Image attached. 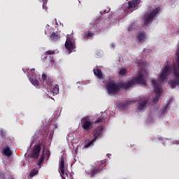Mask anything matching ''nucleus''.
Wrapping results in <instances>:
<instances>
[{
	"instance_id": "obj_4",
	"label": "nucleus",
	"mask_w": 179,
	"mask_h": 179,
	"mask_svg": "<svg viewBox=\"0 0 179 179\" xmlns=\"http://www.w3.org/2000/svg\"><path fill=\"white\" fill-rule=\"evenodd\" d=\"M83 122V128L85 131H89L90 129H92V128H94V123L92 122V120L88 117H83L82 119Z\"/></svg>"
},
{
	"instance_id": "obj_21",
	"label": "nucleus",
	"mask_w": 179,
	"mask_h": 179,
	"mask_svg": "<svg viewBox=\"0 0 179 179\" xmlns=\"http://www.w3.org/2000/svg\"><path fill=\"white\" fill-rule=\"evenodd\" d=\"M92 36H93V34H92L91 32H88L87 34L84 35V37L85 38H89V37H92Z\"/></svg>"
},
{
	"instance_id": "obj_9",
	"label": "nucleus",
	"mask_w": 179,
	"mask_h": 179,
	"mask_svg": "<svg viewBox=\"0 0 179 179\" xmlns=\"http://www.w3.org/2000/svg\"><path fill=\"white\" fill-rule=\"evenodd\" d=\"M41 150V147L40 145H35L31 153L32 157H34V159H37V157H38V155H40Z\"/></svg>"
},
{
	"instance_id": "obj_13",
	"label": "nucleus",
	"mask_w": 179,
	"mask_h": 179,
	"mask_svg": "<svg viewBox=\"0 0 179 179\" xmlns=\"http://www.w3.org/2000/svg\"><path fill=\"white\" fill-rule=\"evenodd\" d=\"M94 73L99 79L103 78V74L101 73V70H100L99 69L96 68V69H94Z\"/></svg>"
},
{
	"instance_id": "obj_18",
	"label": "nucleus",
	"mask_w": 179,
	"mask_h": 179,
	"mask_svg": "<svg viewBox=\"0 0 179 179\" xmlns=\"http://www.w3.org/2000/svg\"><path fill=\"white\" fill-rule=\"evenodd\" d=\"M94 142H96V138H94L92 141L85 144V148H90V146H93V143H94Z\"/></svg>"
},
{
	"instance_id": "obj_16",
	"label": "nucleus",
	"mask_w": 179,
	"mask_h": 179,
	"mask_svg": "<svg viewBox=\"0 0 179 179\" xmlns=\"http://www.w3.org/2000/svg\"><path fill=\"white\" fill-rule=\"evenodd\" d=\"M145 33H141V34H139L138 35V41H140V43H143V41H145Z\"/></svg>"
},
{
	"instance_id": "obj_12",
	"label": "nucleus",
	"mask_w": 179,
	"mask_h": 179,
	"mask_svg": "<svg viewBox=\"0 0 179 179\" xmlns=\"http://www.w3.org/2000/svg\"><path fill=\"white\" fill-rule=\"evenodd\" d=\"M3 155H5V156H12V151L10 150V148L9 147H5L3 150Z\"/></svg>"
},
{
	"instance_id": "obj_15",
	"label": "nucleus",
	"mask_w": 179,
	"mask_h": 179,
	"mask_svg": "<svg viewBox=\"0 0 179 179\" xmlns=\"http://www.w3.org/2000/svg\"><path fill=\"white\" fill-rule=\"evenodd\" d=\"M37 174H38V169H35L29 173V177L32 178V177H34V176H37Z\"/></svg>"
},
{
	"instance_id": "obj_22",
	"label": "nucleus",
	"mask_w": 179,
	"mask_h": 179,
	"mask_svg": "<svg viewBox=\"0 0 179 179\" xmlns=\"http://www.w3.org/2000/svg\"><path fill=\"white\" fill-rule=\"evenodd\" d=\"M44 161V155H42L41 158L39 160L38 164H41Z\"/></svg>"
},
{
	"instance_id": "obj_19",
	"label": "nucleus",
	"mask_w": 179,
	"mask_h": 179,
	"mask_svg": "<svg viewBox=\"0 0 179 179\" xmlns=\"http://www.w3.org/2000/svg\"><path fill=\"white\" fill-rule=\"evenodd\" d=\"M50 38H51V40L55 41V40L58 39V35H57L55 34H52L50 36Z\"/></svg>"
},
{
	"instance_id": "obj_20",
	"label": "nucleus",
	"mask_w": 179,
	"mask_h": 179,
	"mask_svg": "<svg viewBox=\"0 0 179 179\" xmlns=\"http://www.w3.org/2000/svg\"><path fill=\"white\" fill-rule=\"evenodd\" d=\"M47 55H54L55 52L54 50H48L46 52Z\"/></svg>"
},
{
	"instance_id": "obj_14",
	"label": "nucleus",
	"mask_w": 179,
	"mask_h": 179,
	"mask_svg": "<svg viewBox=\"0 0 179 179\" xmlns=\"http://www.w3.org/2000/svg\"><path fill=\"white\" fill-rule=\"evenodd\" d=\"M30 82L34 85V86H36V87H38L40 86V83L38 82V80L34 78V77H31L29 78Z\"/></svg>"
},
{
	"instance_id": "obj_24",
	"label": "nucleus",
	"mask_w": 179,
	"mask_h": 179,
	"mask_svg": "<svg viewBox=\"0 0 179 179\" xmlns=\"http://www.w3.org/2000/svg\"><path fill=\"white\" fill-rule=\"evenodd\" d=\"M45 34H48V32L47 31H45Z\"/></svg>"
},
{
	"instance_id": "obj_7",
	"label": "nucleus",
	"mask_w": 179,
	"mask_h": 179,
	"mask_svg": "<svg viewBox=\"0 0 179 179\" xmlns=\"http://www.w3.org/2000/svg\"><path fill=\"white\" fill-rule=\"evenodd\" d=\"M104 166H106V161L98 162L96 163V167L91 172L92 176H94V174H97V173H99V171H101V169H103V167Z\"/></svg>"
},
{
	"instance_id": "obj_11",
	"label": "nucleus",
	"mask_w": 179,
	"mask_h": 179,
	"mask_svg": "<svg viewBox=\"0 0 179 179\" xmlns=\"http://www.w3.org/2000/svg\"><path fill=\"white\" fill-rule=\"evenodd\" d=\"M139 3V0H132L128 2L129 9H132L133 8H136Z\"/></svg>"
},
{
	"instance_id": "obj_6",
	"label": "nucleus",
	"mask_w": 179,
	"mask_h": 179,
	"mask_svg": "<svg viewBox=\"0 0 179 179\" xmlns=\"http://www.w3.org/2000/svg\"><path fill=\"white\" fill-rule=\"evenodd\" d=\"M159 10H160V8H157L154 9L149 14H146L145 16V23H149V22H150V20H152L153 17L155 16H156V15H157V13H159Z\"/></svg>"
},
{
	"instance_id": "obj_2",
	"label": "nucleus",
	"mask_w": 179,
	"mask_h": 179,
	"mask_svg": "<svg viewBox=\"0 0 179 179\" xmlns=\"http://www.w3.org/2000/svg\"><path fill=\"white\" fill-rule=\"evenodd\" d=\"M42 79L44 81L43 85L47 88L48 92H50V93H52L53 96L59 93V85H52V83L51 82V80H46L47 76L45 74L42 75Z\"/></svg>"
},
{
	"instance_id": "obj_5",
	"label": "nucleus",
	"mask_w": 179,
	"mask_h": 179,
	"mask_svg": "<svg viewBox=\"0 0 179 179\" xmlns=\"http://www.w3.org/2000/svg\"><path fill=\"white\" fill-rule=\"evenodd\" d=\"M106 88L109 94H115V93H117V92L120 90V87L115 85L113 81L108 83Z\"/></svg>"
},
{
	"instance_id": "obj_3",
	"label": "nucleus",
	"mask_w": 179,
	"mask_h": 179,
	"mask_svg": "<svg viewBox=\"0 0 179 179\" xmlns=\"http://www.w3.org/2000/svg\"><path fill=\"white\" fill-rule=\"evenodd\" d=\"M65 47L69 50V54H71L75 50V41L72 36H67Z\"/></svg>"
},
{
	"instance_id": "obj_25",
	"label": "nucleus",
	"mask_w": 179,
	"mask_h": 179,
	"mask_svg": "<svg viewBox=\"0 0 179 179\" xmlns=\"http://www.w3.org/2000/svg\"><path fill=\"white\" fill-rule=\"evenodd\" d=\"M44 57L45 58V55H44Z\"/></svg>"
},
{
	"instance_id": "obj_1",
	"label": "nucleus",
	"mask_w": 179,
	"mask_h": 179,
	"mask_svg": "<svg viewBox=\"0 0 179 179\" xmlns=\"http://www.w3.org/2000/svg\"><path fill=\"white\" fill-rule=\"evenodd\" d=\"M140 68L141 70L139 71L138 76L135 78V80H132L128 83H125L122 85L123 89H129V87H132L134 85H142L143 86H146V76H148V71H146V66L143 63H138Z\"/></svg>"
},
{
	"instance_id": "obj_17",
	"label": "nucleus",
	"mask_w": 179,
	"mask_h": 179,
	"mask_svg": "<svg viewBox=\"0 0 179 179\" xmlns=\"http://www.w3.org/2000/svg\"><path fill=\"white\" fill-rule=\"evenodd\" d=\"M127 69L123 68L120 70L119 73L121 76H123L127 73Z\"/></svg>"
},
{
	"instance_id": "obj_23",
	"label": "nucleus",
	"mask_w": 179,
	"mask_h": 179,
	"mask_svg": "<svg viewBox=\"0 0 179 179\" xmlns=\"http://www.w3.org/2000/svg\"><path fill=\"white\" fill-rule=\"evenodd\" d=\"M96 122H101V119H98L97 120H96Z\"/></svg>"
},
{
	"instance_id": "obj_10",
	"label": "nucleus",
	"mask_w": 179,
	"mask_h": 179,
	"mask_svg": "<svg viewBox=\"0 0 179 179\" xmlns=\"http://www.w3.org/2000/svg\"><path fill=\"white\" fill-rule=\"evenodd\" d=\"M148 106H149V100L143 99L140 102L138 110H144V108H146Z\"/></svg>"
},
{
	"instance_id": "obj_8",
	"label": "nucleus",
	"mask_w": 179,
	"mask_h": 179,
	"mask_svg": "<svg viewBox=\"0 0 179 179\" xmlns=\"http://www.w3.org/2000/svg\"><path fill=\"white\" fill-rule=\"evenodd\" d=\"M59 169H60L62 178L65 179V176H68V173H65V162H64V158H62L61 159Z\"/></svg>"
}]
</instances>
